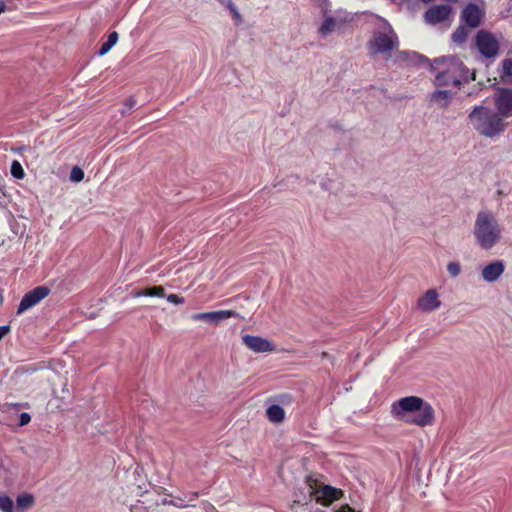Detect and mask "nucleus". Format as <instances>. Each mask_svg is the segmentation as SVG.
<instances>
[{
  "label": "nucleus",
  "instance_id": "1",
  "mask_svg": "<svg viewBox=\"0 0 512 512\" xmlns=\"http://www.w3.org/2000/svg\"><path fill=\"white\" fill-rule=\"evenodd\" d=\"M391 415L399 421L419 427L431 426L435 421L431 404L418 396H407L393 402Z\"/></svg>",
  "mask_w": 512,
  "mask_h": 512
},
{
  "label": "nucleus",
  "instance_id": "2",
  "mask_svg": "<svg viewBox=\"0 0 512 512\" xmlns=\"http://www.w3.org/2000/svg\"><path fill=\"white\" fill-rule=\"evenodd\" d=\"M431 70L435 73L434 83L437 87L459 86L463 80H475V72L469 76V69L454 56L435 59L431 64Z\"/></svg>",
  "mask_w": 512,
  "mask_h": 512
},
{
  "label": "nucleus",
  "instance_id": "3",
  "mask_svg": "<svg viewBox=\"0 0 512 512\" xmlns=\"http://www.w3.org/2000/svg\"><path fill=\"white\" fill-rule=\"evenodd\" d=\"M502 232V226L491 211L481 210L477 213L473 236L479 248L486 251L494 248L500 242Z\"/></svg>",
  "mask_w": 512,
  "mask_h": 512
},
{
  "label": "nucleus",
  "instance_id": "4",
  "mask_svg": "<svg viewBox=\"0 0 512 512\" xmlns=\"http://www.w3.org/2000/svg\"><path fill=\"white\" fill-rule=\"evenodd\" d=\"M468 119L474 130L486 138H497L504 133L507 123L497 112L485 106H475Z\"/></svg>",
  "mask_w": 512,
  "mask_h": 512
},
{
  "label": "nucleus",
  "instance_id": "5",
  "mask_svg": "<svg viewBox=\"0 0 512 512\" xmlns=\"http://www.w3.org/2000/svg\"><path fill=\"white\" fill-rule=\"evenodd\" d=\"M398 44L399 41L395 31L385 19L381 18L378 28L373 32L372 38L368 43L371 53L390 52L397 48Z\"/></svg>",
  "mask_w": 512,
  "mask_h": 512
},
{
  "label": "nucleus",
  "instance_id": "6",
  "mask_svg": "<svg viewBox=\"0 0 512 512\" xmlns=\"http://www.w3.org/2000/svg\"><path fill=\"white\" fill-rule=\"evenodd\" d=\"M474 41L481 56L487 59H495L499 55V39L490 31L484 29L479 30Z\"/></svg>",
  "mask_w": 512,
  "mask_h": 512
},
{
  "label": "nucleus",
  "instance_id": "7",
  "mask_svg": "<svg viewBox=\"0 0 512 512\" xmlns=\"http://www.w3.org/2000/svg\"><path fill=\"white\" fill-rule=\"evenodd\" d=\"M50 293V289L46 286H38L33 290L27 292L21 299L17 314L21 315L27 310L36 306L40 301L46 298Z\"/></svg>",
  "mask_w": 512,
  "mask_h": 512
},
{
  "label": "nucleus",
  "instance_id": "8",
  "mask_svg": "<svg viewBox=\"0 0 512 512\" xmlns=\"http://www.w3.org/2000/svg\"><path fill=\"white\" fill-rule=\"evenodd\" d=\"M483 17L484 10L475 3H469L460 15L461 22L470 29L479 27Z\"/></svg>",
  "mask_w": 512,
  "mask_h": 512
},
{
  "label": "nucleus",
  "instance_id": "9",
  "mask_svg": "<svg viewBox=\"0 0 512 512\" xmlns=\"http://www.w3.org/2000/svg\"><path fill=\"white\" fill-rule=\"evenodd\" d=\"M497 113L503 118L512 117V89L500 88L495 94Z\"/></svg>",
  "mask_w": 512,
  "mask_h": 512
},
{
  "label": "nucleus",
  "instance_id": "10",
  "mask_svg": "<svg viewBox=\"0 0 512 512\" xmlns=\"http://www.w3.org/2000/svg\"><path fill=\"white\" fill-rule=\"evenodd\" d=\"M452 12L449 5H434L425 12L424 20L429 25H436L447 20Z\"/></svg>",
  "mask_w": 512,
  "mask_h": 512
},
{
  "label": "nucleus",
  "instance_id": "11",
  "mask_svg": "<svg viewBox=\"0 0 512 512\" xmlns=\"http://www.w3.org/2000/svg\"><path fill=\"white\" fill-rule=\"evenodd\" d=\"M310 489V494L314 495L315 500L323 505H329L342 496L341 490L329 485H322L316 490H313L312 487Z\"/></svg>",
  "mask_w": 512,
  "mask_h": 512
},
{
  "label": "nucleus",
  "instance_id": "12",
  "mask_svg": "<svg viewBox=\"0 0 512 512\" xmlns=\"http://www.w3.org/2000/svg\"><path fill=\"white\" fill-rule=\"evenodd\" d=\"M243 343L255 353L273 352L275 345L268 339L246 334L242 337Z\"/></svg>",
  "mask_w": 512,
  "mask_h": 512
},
{
  "label": "nucleus",
  "instance_id": "13",
  "mask_svg": "<svg viewBox=\"0 0 512 512\" xmlns=\"http://www.w3.org/2000/svg\"><path fill=\"white\" fill-rule=\"evenodd\" d=\"M237 313L233 310H220L212 312L196 313L192 315L194 321H204L211 324H218L221 321L236 316Z\"/></svg>",
  "mask_w": 512,
  "mask_h": 512
},
{
  "label": "nucleus",
  "instance_id": "14",
  "mask_svg": "<svg viewBox=\"0 0 512 512\" xmlns=\"http://www.w3.org/2000/svg\"><path fill=\"white\" fill-rule=\"evenodd\" d=\"M505 271V264L502 260H495L485 265L481 270V277L488 283L496 282Z\"/></svg>",
  "mask_w": 512,
  "mask_h": 512
},
{
  "label": "nucleus",
  "instance_id": "15",
  "mask_svg": "<svg viewBox=\"0 0 512 512\" xmlns=\"http://www.w3.org/2000/svg\"><path fill=\"white\" fill-rule=\"evenodd\" d=\"M418 308L423 312H431L441 306L439 294L435 289H429L418 299Z\"/></svg>",
  "mask_w": 512,
  "mask_h": 512
},
{
  "label": "nucleus",
  "instance_id": "16",
  "mask_svg": "<svg viewBox=\"0 0 512 512\" xmlns=\"http://www.w3.org/2000/svg\"><path fill=\"white\" fill-rule=\"evenodd\" d=\"M453 94L448 90H437L431 94V102L437 104L440 108H446L449 106Z\"/></svg>",
  "mask_w": 512,
  "mask_h": 512
},
{
  "label": "nucleus",
  "instance_id": "17",
  "mask_svg": "<svg viewBox=\"0 0 512 512\" xmlns=\"http://www.w3.org/2000/svg\"><path fill=\"white\" fill-rule=\"evenodd\" d=\"M266 416L271 423L279 424L285 419V411L279 404H272L266 409Z\"/></svg>",
  "mask_w": 512,
  "mask_h": 512
},
{
  "label": "nucleus",
  "instance_id": "18",
  "mask_svg": "<svg viewBox=\"0 0 512 512\" xmlns=\"http://www.w3.org/2000/svg\"><path fill=\"white\" fill-rule=\"evenodd\" d=\"M133 295H134V297H142V296L164 297L165 289L162 286H154L152 288L138 290V291L134 292Z\"/></svg>",
  "mask_w": 512,
  "mask_h": 512
},
{
  "label": "nucleus",
  "instance_id": "19",
  "mask_svg": "<svg viewBox=\"0 0 512 512\" xmlns=\"http://www.w3.org/2000/svg\"><path fill=\"white\" fill-rule=\"evenodd\" d=\"M337 26V21L333 17H325L322 25L319 28V32L322 36L326 37L335 31Z\"/></svg>",
  "mask_w": 512,
  "mask_h": 512
},
{
  "label": "nucleus",
  "instance_id": "20",
  "mask_svg": "<svg viewBox=\"0 0 512 512\" xmlns=\"http://www.w3.org/2000/svg\"><path fill=\"white\" fill-rule=\"evenodd\" d=\"M468 38V30L465 26L460 25L451 35V39L456 44H463Z\"/></svg>",
  "mask_w": 512,
  "mask_h": 512
},
{
  "label": "nucleus",
  "instance_id": "21",
  "mask_svg": "<svg viewBox=\"0 0 512 512\" xmlns=\"http://www.w3.org/2000/svg\"><path fill=\"white\" fill-rule=\"evenodd\" d=\"M34 503V497L31 494H22L17 497V505L21 509H28Z\"/></svg>",
  "mask_w": 512,
  "mask_h": 512
},
{
  "label": "nucleus",
  "instance_id": "22",
  "mask_svg": "<svg viewBox=\"0 0 512 512\" xmlns=\"http://www.w3.org/2000/svg\"><path fill=\"white\" fill-rule=\"evenodd\" d=\"M158 503L156 501H150L148 505H145V502L138 501L137 503L131 505V512H148L150 508L156 507Z\"/></svg>",
  "mask_w": 512,
  "mask_h": 512
},
{
  "label": "nucleus",
  "instance_id": "23",
  "mask_svg": "<svg viewBox=\"0 0 512 512\" xmlns=\"http://www.w3.org/2000/svg\"><path fill=\"white\" fill-rule=\"evenodd\" d=\"M14 503L7 495H0V510L3 512H12Z\"/></svg>",
  "mask_w": 512,
  "mask_h": 512
},
{
  "label": "nucleus",
  "instance_id": "24",
  "mask_svg": "<svg viewBox=\"0 0 512 512\" xmlns=\"http://www.w3.org/2000/svg\"><path fill=\"white\" fill-rule=\"evenodd\" d=\"M11 174L17 179H23L25 176L22 165L18 161H13L10 168Z\"/></svg>",
  "mask_w": 512,
  "mask_h": 512
},
{
  "label": "nucleus",
  "instance_id": "25",
  "mask_svg": "<svg viewBox=\"0 0 512 512\" xmlns=\"http://www.w3.org/2000/svg\"><path fill=\"white\" fill-rule=\"evenodd\" d=\"M512 77V59H504L502 61V74L501 78H511Z\"/></svg>",
  "mask_w": 512,
  "mask_h": 512
},
{
  "label": "nucleus",
  "instance_id": "26",
  "mask_svg": "<svg viewBox=\"0 0 512 512\" xmlns=\"http://www.w3.org/2000/svg\"><path fill=\"white\" fill-rule=\"evenodd\" d=\"M447 271L452 278H456L461 273V264L457 261H451L447 264Z\"/></svg>",
  "mask_w": 512,
  "mask_h": 512
},
{
  "label": "nucleus",
  "instance_id": "27",
  "mask_svg": "<svg viewBox=\"0 0 512 512\" xmlns=\"http://www.w3.org/2000/svg\"><path fill=\"white\" fill-rule=\"evenodd\" d=\"M84 178V172L83 170L78 167L74 166L70 172V180L73 182H80Z\"/></svg>",
  "mask_w": 512,
  "mask_h": 512
},
{
  "label": "nucleus",
  "instance_id": "28",
  "mask_svg": "<svg viewBox=\"0 0 512 512\" xmlns=\"http://www.w3.org/2000/svg\"><path fill=\"white\" fill-rule=\"evenodd\" d=\"M277 404L282 406H288L292 403V396L289 394H281L276 397Z\"/></svg>",
  "mask_w": 512,
  "mask_h": 512
},
{
  "label": "nucleus",
  "instance_id": "29",
  "mask_svg": "<svg viewBox=\"0 0 512 512\" xmlns=\"http://www.w3.org/2000/svg\"><path fill=\"white\" fill-rule=\"evenodd\" d=\"M228 1V9L229 11L232 13L233 17L237 20H241V14L239 13V10L238 8L235 6V4L233 3V1Z\"/></svg>",
  "mask_w": 512,
  "mask_h": 512
},
{
  "label": "nucleus",
  "instance_id": "30",
  "mask_svg": "<svg viewBox=\"0 0 512 512\" xmlns=\"http://www.w3.org/2000/svg\"><path fill=\"white\" fill-rule=\"evenodd\" d=\"M136 104V100L133 97H130L126 100L124 104V108L121 111L122 115H125L128 111H130Z\"/></svg>",
  "mask_w": 512,
  "mask_h": 512
},
{
  "label": "nucleus",
  "instance_id": "31",
  "mask_svg": "<svg viewBox=\"0 0 512 512\" xmlns=\"http://www.w3.org/2000/svg\"><path fill=\"white\" fill-rule=\"evenodd\" d=\"M31 421V416L29 413L27 412H23L20 414L19 416V425L20 426H25L27 425L29 422Z\"/></svg>",
  "mask_w": 512,
  "mask_h": 512
},
{
  "label": "nucleus",
  "instance_id": "32",
  "mask_svg": "<svg viewBox=\"0 0 512 512\" xmlns=\"http://www.w3.org/2000/svg\"><path fill=\"white\" fill-rule=\"evenodd\" d=\"M167 300L170 302V303H173V304H182L184 303V298L178 296L177 294H170L167 296Z\"/></svg>",
  "mask_w": 512,
  "mask_h": 512
},
{
  "label": "nucleus",
  "instance_id": "33",
  "mask_svg": "<svg viewBox=\"0 0 512 512\" xmlns=\"http://www.w3.org/2000/svg\"><path fill=\"white\" fill-rule=\"evenodd\" d=\"M162 505H172V506H175L177 508H185V507H187V505L183 504L182 502H175V501L166 500V499H164L162 501Z\"/></svg>",
  "mask_w": 512,
  "mask_h": 512
},
{
  "label": "nucleus",
  "instance_id": "34",
  "mask_svg": "<svg viewBox=\"0 0 512 512\" xmlns=\"http://www.w3.org/2000/svg\"><path fill=\"white\" fill-rule=\"evenodd\" d=\"M111 48H112V45L106 41L105 43L102 44L100 50L98 51V54L100 56H103L106 53H108L111 50Z\"/></svg>",
  "mask_w": 512,
  "mask_h": 512
},
{
  "label": "nucleus",
  "instance_id": "35",
  "mask_svg": "<svg viewBox=\"0 0 512 512\" xmlns=\"http://www.w3.org/2000/svg\"><path fill=\"white\" fill-rule=\"evenodd\" d=\"M117 41H118V33L117 32L110 33L108 36L107 42L110 43L113 47L117 43Z\"/></svg>",
  "mask_w": 512,
  "mask_h": 512
},
{
  "label": "nucleus",
  "instance_id": "36",
  "mask_svg": "<svg viewBox=\"0 0 512 512\" xmlns=\"http://www.w3.org/2000/svg\"><path fill=\"white\" fill-rule=\"evenodd\" d=\"M10 326L9 325H4V326H0V341L10 333Z\"/></svg>",
  "mask_w": 512,
  "mask_h": 512
},
{
  "label": "nucleus",
  "instance_id": "37",
  "mask_svg": "<svg viewBox=\"0 0 512 512\" xmlns=\"http://www.w3.org/2000/svg\"><path fill=\"white\" fill-rule=\"evenodd\" d=\"M206 512H219L212 504L205 503Z\"/></svg>",
  "mask_w": 512,
  "mask_h": 512
},
{
  "label": "nucleus",
  "instance_id": "38",
  "mask_svg": "<svg viewBox=\"0 0 512 512\" xmlns=\"http://www.w3.org/2000/svg\"><path fill=\"white\" fill-rule=\"evenodd\" d=\"M6 10V5L4 2H0V14L5 12Z\"/></svg>",
  "mask_w": 512,
  "mask_h": 512
},
{
  "label": "nucleus",
  "instance_id": "39",
  "mask_svg": "<svg viewBox=\"0 0 512 512\" xmlns=\"http://www.w3.org/2000/svg\"><path fill=\"white\" fill-rule=\"evenodd\" d=\"M497 195H498V196H503V195H504V192H503L502 190H498V191H497Z\"/></svg>",
  "mask_w": 512,
  "mask_h": 512
},
{
  "label": "nucleus",
  "instance_id": "40",
  "mask_svg": "<svg viewBox=\"0 0 512 512\" xmlns=\"http://www.w3.org/2000/svg\"><path fill=\"white\" fill-rule=\"evenodd\" d=\"M192 496H193V499H196V498L198 497V493H197V492H194V493L192 494Z\"/></svg>",
  "mask_w": 512,
  "mask_h": 512
},
{
  "label": "nucleus",
  "instance_id": "41",
  "mask_svg": "<svg viewBox=\"0 0 512 512\" xmlns=\"http://www.w3.org/2000/svg\"><path fill=\"white\" fill-rule=\"evenodd\" d=\"M421 1L424 3H430V2H433L434 0H421Z\"/></svg>",
  "mask_w": 512,
  "mask_h": 512
},
{
  "label": "nucleus",
  "instance_id": "42",
  "mask_svg": "<svg viewBox=\"0 0 512 512\" xmlns=\"http://www.w3.org/2000/svg\"><path fill=\"white\" fill-rule=\"evenodd\" d=\"M314 512H325V511H324V510H322V509H317V510H315Z\"/></svg>",
  "mask_w": 512,
  "mask_h": 512
},
{
  "label": "nucleus",
  "instance_id": "43",
  "mask_svg": "<svg viewBox=\"0 0 512 512\" xmlns=\"http://www.w3.org/2000/svg\"><path fill=\"white\" fill-rule=\"evenodd\" d=\"M3 302V297L2 295L0 294V304Z\"/></svg>",
  "mask_w": 512,
  "mask_h": 512
},
{
  "label": "nucleus",
  "instance_id": "44",
  "mask_svg": "<svg viewBox=\"0 0 512 512\" xmlns=\"http://www.w3.org/2000/svg\"><path fill=\"white\" fill-rule=\"evenodd\" d=\"M24 149H25V147H20L17 151H22Z\"/></svg>",
  "mask_w": 512,
  "mask_h": 512
},
{
  "label": "nucleus",
  "instance_id": "45",
  "mask_svg": "<svg viewBox=\"0 0 512 512\" xmlns=\"http://www.w3.org/2000/svg\"><path fill=\"white\" fill-rule=\"evenodd\" d=\"M327 355H328V354H327L326 352H323V353H322V356H323V357H326Z\"/></svg>",
  "mask_w": 512,
  "mask_h": 512
}]
</instances>
